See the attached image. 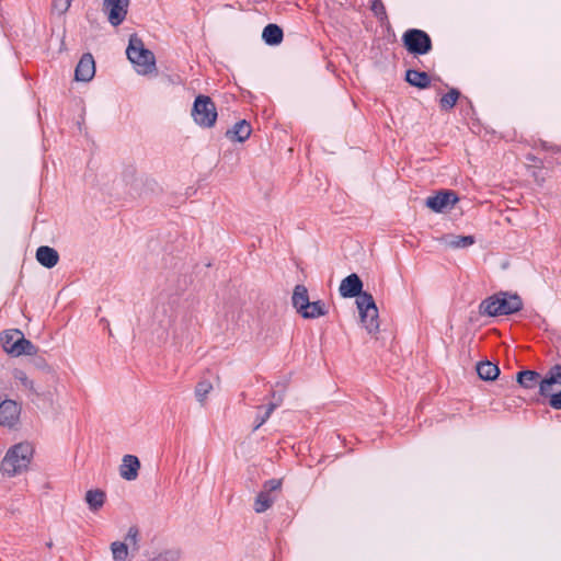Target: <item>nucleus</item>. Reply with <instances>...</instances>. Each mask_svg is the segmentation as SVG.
<instances>
[{
	"instance_id": "obj_1",
	"label": "nucleus",
	"mask_w": 561,
	"mask_h": 561,
	"mask_svg": "<svg viewBox=\"0 0 561 561\" xmlns=\"http://www.w3.org/2000/svg\"><path fill=\"white\" fill-rule=\"evenodd\" d=\"M126 55L138 75L147 76L156 71L154 54L145 47L136 34L129 37Z\"/></svg>"
},
{
	"instance_id": "obj_2",
	"label": "nucleus",
	"mask_w": 561,
	"mask_h": 561,
	"mask_svg": "<svg viewBox=\"0 0 561 561\" xmlns=\"http://www.w3.org/2000/svg\"><path fill=\"white\" fill-rule=\"evenodd\" d=\"M33 455V448L28 443H20L12 446L1 461V471L13 477L27 468Z\"/></svg>"
},
{
	"instance_id": "obj_3",
	"label": "nucleus",
	"mask_w": 561,
	"mask_h": 561,
	"mask_svg": "<svg viewBox=\"0 0 561 561\" xmlns=\"http://www.w3.org/2000/svg\"><path fill=\"white\" fill-rule=\"evenodd\" d=\"M356 306L359 312L360 322L369 334H376L379 331L378 308L374 297L369 293H364L359 299H356Z\"/></svg>"
},
{
	"instance_id": "obj_4",
	"label": "nucleus",
	"mask_w": 561,
	"mask_h": 561,
	"mask_svg": "<svg viewBox=\"0 0 561 561\" xmlns=\"http://www.w3.org/2000/svg\"><path fill=\"white\" fill-rule=\"evenodd\" d=\"M402 43L405 49L415 56L426 55L432 50L430 35L419 28H409L402 35Z\"/></svg>"
},
{
	"instance_id": "obj_5",
	"label": "nucleus",
	"mask_w": 561,
	"mask_h": 561,
	"mask_svg": "<svg viewBox=\"0 0 561 561\" xmlns=\"http://www.w3.org/2000/svg\"><path fill=\"white\" fill-rule=\"evenodd\" d=\"M192 116L195 123L203 127H211L217 119L214 102L207 95H198L193 104Z\"/></svg>"
},
{
	"instance_id": "obj_6",
	"label": "nucleus",
	"mask_w": 561,
	"mask_h": 561,
	"mask_svg": "<svg viewBox=\"0 0 561 561\" xmlns=\"http://www.w3.org/2000/svg\"><path fill=\"white\" fill-rule=\"evenodd\" d=\"M129 0H103V11L113 26L121 25L126 15Z\"/></svg>"
},
{
	"instance_id": "obj_7",
	"label": "nucleus",
	"mask_w": 561,
	"mask_h": 561,
	"mask_svg": "<svg viewBox=\"0 0 561 561\" xmlns=\"http://www.w3.org/2000/svg\"><path fill=\"white\" fill-rule=\"evenodd\" d=\"M561 390V365H553L539 382V394L548 397Z\"/></svg>"
},
{
	"instance_id": "obj_8",
	"label": "nucleus",
	"mask_w": 561,
	"mask_h": 561,
	"mask_svg": "<svg viewBox=\"0 0 561 561\" xmlns=\"http://www.w3.org/2000/svg\"><path fill=\"white\" fill-rule=\"evenodd\" d=\"M497 310L500 316H508L518 312L523 308V300L517 294L508 291L496 293Z\"/></svg>"
},
{
	"instance_id": "obj_9",
	"label": "nucleus",
	"mask_w": 561,
	"mask_h": 561,
	"mask_svg": "<svg viewBox=\"0 0 561 561\" xmlns=\"http://www.w3.org/2000/svg\"><path fill=\"white\" fill-rule=\"evenodd\" d=\"M458 202L457 195L453 191H440L426 198L425 205L435 213H443L453 207Z\"/></svg>"
},
{
	"instance_id": "obj_10",
	"label": "nucleus",
	"mask_w": 561,
	"mask_h": 561,
	"mask_svg": "<svg viewBox=\"0 0 561 561\" xmlns=\"http://www.w3.org/2000/svg\"><path fill=\"white\" fill-rule=\"evenodd\" d=\"M339 291L344 298L356 297V299H359L365 293L363 291V282L355 273L350 274L341 282Z\"/></svg>"
},
{
	"instance_id": "obj_11",
	"label": "nucleus",
	"mask_w": 561,
	"mask_h": 561,
	"mask_svg": "<svg viewBox=\"0 0 561 561\" xmlns=\"http://www.w3.org/2000/svg\"><path fill=\"white\" fill-rule=\"evenodd\" d=\"M95 75V62L90 53L83 54L80 58L76 70L75 79L81 82H89Z\"/></svg>"
},
{
	"instance_id": "obj_12",
	"label": "nucleus",
	"mask_w": 561,
	"mask_h": 561,
	"mask_svg": "<svg viewBox=\"0 0 561 561\" xmlns=\"http://www.w3.org/2000/svg\"><path fill=\"white\" fill-rule=\"evenodd\" d=\"M20 405L13 400H4L0 403V424L12 427L19 420Z\"/></svg>"
},
{
	"instance_id": "obj_13",
	"label": "nucleus",
	"mask_w": 561,
	"mask_h": 561,
	"mask_svg": "<svg viewBox=\"0 0 561 561\" xmlns=\"http://www.w3.org/2000/svg\"><path fill=\"white\" fill-rule=\"evenodd\" d=\"M139 469V459L134 455H125L119 466V474L123 479L127 481H134L138 477Z\"/></svg>"
},
{
	"instance_id": "obj_14",
	"label": "nucleus",
	"mask_w": 561,
	"mask_h": 561,
	"mask_svg": "<svg viewBox=\"0 0 561 561\" xmlns=\"http://www.w3.org/2000/svg\"><path fill=\"white\" fill-rule=\"evenodd\" d=\"M16 336L14 343L11 346V355H35L37 347L27 339L24 337L23 333H14Z\"/></svg>"
},
{
	"instance_id": "obj_15",
	"label": "nucleus",
	"mask_w": 561,
	"mask_h": 561,
	"mask_svg": "<svg viewBox=\"0 0 561 561\" xmlns=\"http://www.w3.org/2000/svg\"><path fill=\"white\" fill-rule=\"evenodd\" d=\"M36 260L46 268L54 267L59 260L58 252L48 245H42L36 250Z\"/></svg>"
},
{
	"instance_id": "obj_16",
	"label": "nucleus",
	"mask_w": 561,
	"mask_h": 561,
	"mask_svg": "<svg viewBox=\"0 0 561 561\" xmlns=\"http://www.w3.org/2000/svg\"><path fill=\"white\" fill-rule=\"evenodd\" d=\"M251 131V125L245 119H242L237 122L231 129L227 130L226 136L233 141L243 142L250 137Z\"/></svg>"
},
{
	"instance_id": "obj_17",
	"label": "nucleus",
	"mask_w": 561,
	"mask_h": 561,
	"mask_svg": "<svg viewBox=\"0 0 561 561\" xmlns=\"http://www.w3.org/2000/svg\"><path fill=\"white\" fill-rule=\"evenodd\" d=\"M284 33L277 24H267L262 32V39L268 46H276L283 42Z\"/></svg>"
},
{
	"instance_id": "obj_18",
	"label": "nucleus",
	"mask_w": 561,
	"mask_h": 561,
	"mask_svg": "<svg viewBox=\"0 0 561 561\" xmlns=\"http://www.w3.org/2000/svg\"><path fill=\"white\" fill-rule=\"evenodd\" d=\"M405 80L411 85L419 89H426L431 84L430 76L425 71L408 69L405 72Z\"/></svg>"
},
{
	"instance_id": "obj_19",
	"label": "nucleus",
	"mask_w": 561,
	"mask_h": 561,
	"mask_svg": "<svg viewBox=\"0 0 561 561\" xmlns=\"http://www.w3.org/2000/svg\"><path fill=\"white\" fill-rule=\"evenodd\" d=\"M293 306L301 313L309 304L308 289L304 285H296L291 297Z\"/></svg>"
},
{
	"instance_id": "obj_20",
	"label": "nucleus",
	"mask_w": 561,
	"mask_h": 561,
	"mask_svg": "<svg viewBox=\"0 0 561 561\" xmlns=\"http://www.w3.org/2000/svg\"><path fill=\"white\" fill-rule=\"evenodd\" d=\"M541 376L535 370H523L517 374V382L525 389L539 388Z\"/></svg>"
},
{
	"instance_id": "obj_21",
	"label": "nucleus",
	"mask_w": 561,
	"mask_h": 561,
	"mask_svg": "<svg viewBox=\"0 0 561 561\" xmlns=\"http://www.w3.org/2000/svg\"><path fill=\"white\" fill-rule=\"evenodd\" d=\"M477 373L482 380L492 381L499 377L500 368L489 360L480 362L477 365Z\"/></svg>"
},
{
	"instance_id": "obj_22",
	"label": "nucleus",
	"mask_w": 561,
	"mask_h": 561,
	"mask_svg": "<svg viewBox=\"0 0 561 561\" xmlns=\"http://www.w3.org/2000/svg\"><path fill=\"white\" fill-rule=\"evenodd\" d=\"M105 499V492L100 489L89 490L85 493V502L92 512L99 511L104 505Z\"/></svg>"
},
{
	"instance_id": "obj_23",
	"label": "nucleus",
	"mask_w": 561,
	"mask_h": 561,
	"mask_svg": "<svg viewBox=\"0 0 561 561\" xmlns=\"http://www.w3.org/2000/svg\"><path fill=\"white\" fill-rule=\"evenodd\" d=\"M328 310L325 304L321 300L312 301L308 304V307L300 313L305 319H317L327 314Z\"/></svg>"
},
{
	"instance_id": "obj_24",
	"label": "nucleus",
	"mask_w": 561,
	"mask_h": 561,
	"mask_svg": "<svg viewBox=\"0 0 561 561\" xmlns=\"http://www.w3.org/2000/svg\"><path fill=\"white\" fill-rule=\"evenodd\" d=\"M496 294L483 299L479 305V312L481 316L499 317Z\"/></svg>"
},
{
	"instance_id": "obj_25",
	"label": "nucleus",
	"mask_w": 561,
	"mask_h": 561,
	"mask_svg": "<svg viewBox=\"0 0 561 561\" xmlns=\"http://www.w3.org/2000/svg\"><path fill=\"white\" fill-rule=\"evenodd\" d=\"M445 243L453 249H465L474 243L472 236H447Z\"/></svg>"
},
{
	"instance_id": "obj_26",
	"label": "nucleus",
	"mask_w": 561,
	"mask_h": 561,
	"mask_svg": "<svg viewBox=\"0 0 561 561\" xmlns=\"http://www.w3.org/2000/svg\"><path fill=\"white\" fill-rule=\"evenodd\" d=\"M275 500L276 497L273 494H267V492L263 491L259 492L254 501V511L256 513H264L273 505Z\"/></svg>"
},
{
	"instance_id": "obj_27",
	"label": "nucleus",
	"mask_w": 561,
	"mask_h": 561,
	"mask_svg": "<svg viewBox=\"0 0 561 561\" xmlns=\"http://www.w3.org/2000/svg\"><path fill=\"white\" fill-rule=\"evenodd\" d=\"M460 98V92L456 88H451L446 94H444L439 100V106L443 111L451 110L458 99Z\"/></svg>"
},
{
	"instance_id": "obj_28",
	"label": "nucleus",
	"mask_w": 561,
	"mask_h": 561,
	"mask_svg": "<svg viewBox=\"0 0 561 561\" xmlns=\"http://www.w3.org/2000/svg\"><path fill=\"white\" fill-rule=\"evenodd\" d=\"M111 551L114 561H127L128 547L125 542L114 541L111 543Z\"/></svg>"
},
{
	"instance_id": "obj_29",
	"label": "nucleus",
	"mask_w": 561,
	"mask_h": 561,
	"mask_svg": "<svg viewBox=\"0 0 561 561\" xmlns=\"http://www.w3.org/2000/svg\"><path fill=\"white\" fill-rule=\"evenodd\" d=\"M213 389V385L209 380L207 379H203L201 380L197 385H196V388H195V396H196V399L201 402V403H204L208 393L211 391Z\"/></svg>"
},
{
	"instance_id": "obj_30",
	"label": "nucleus",
	"mask_w": 561,
	"mask_h": 561,
	"mask_svg": "<svg viewBox=\"0 0 561 561\" xmlns=\"http://www.w3.org/2000/svg\"><path fill=\"white\" fill-rule=\"evenodd\" d=\"M369 2H370V10L375 14V16L381 23L387 21L388 20V15H387L386 8H385L382 1L381 0H369Z\"/></svg>"
},
{
	"instance_id": "obj_31",
	"label": "nucleus",
	"mask_w": 561,
	"mask_h": 561,
	"mask_svg": "<svg viewBox=\"0 0 561 561\" xmlns=\"http://www.w3.org/2000/svg\"><path fill=\"white\" fill-rule=\"evenodd\" d=\"M14 333H21L20 330L15 329V330H7L4 331L2 334H1V342H2V346H3V350L8 353V354H11V346L12 344L14 343L16 336L14 335Z\"/></svg>"
},
{
	"instance_id": "obj_32",
	"label": "nucleus",
	"mask_w": 561,
	"mask_h": 561,
	"mask_svg": "<svg viewBox=\"0 0 561 561\" xmlns=\"http://www.w3.org/2000/svg\"><path fill=\"white\" fill-rule=\"evenodd\" d=\"M14 378L18 380L25 389H28L33 392H36L34 388V381L27 377V375L23 370H16L14 373Z\"/></svg>"
},
{
	"instance_id": "obj_33",
	"label": "nucleus",
	"mask_w": 561,
	"mask_h": 561,
	"mask_svg": "<svg viewBox=\"0 0 561 561\" xmlns=\"http://www.w3.org/2000/svg\"><path fill=\"white\" fill-rule=\"evenodd\" d=\"M180 554L175 550H168L151 558L149 561H178Z\"/></svg>"
},
{
	"instance_id": "obj_34",
	"label": "nucleus",
	"mask_w": 561,
	"mask_h": 561,
	"mask_svg": "<svg viewBox=\"0 0 561 561\" xmlns=\"http://www.w3.org/2000/svg\"><path fill=\"white\" fill-rule=\"evenodd\" d=\"M72 0H54L53 1V11L58 13L59 15L66 13L71 5Z\"/></svg>"
},
{
	"instance_id": "obj_35",
	"label": "nucleus",
	"mask_w": 561,
	"mask_h": 561,
	"mask_svg": "<svg viewBox=\"0 0 561 561\" xmlns=\"http://www.w3.org/2000/svg\"><path fill=\"white\" fill-rule=\"evenodd\" d=\"M282 486L280 479H270L263 484V492H267V494H272L273 491L279 490Z\"/></svg>"
},
{
	"instance_id": "obj_36",
	"label": "nucleus",
	"mask_w": 561,
	"mask_h": 561,
	"mask_svg": "<svg viewBox=\"0 0 561 561\" xmlns=\"http://www.w3.org/2000/svg\"><path fill=\"white\" fill-rule=\"evenodd\" d=\"M549 404L556 410H561V390L548 396Z\"/></svg>"
},
{
	"instance_id": "obj_37",
	"label": "nucleus",
	"mask_w": 561,
	"mask_h": 561,
	"mask_svg": "<svg viewBox=\"0 0 561 561\" xmlns=\"http://www.w3.org/2000/svg\"><path fill=\"white\" fill-rule=\"evenodd\" d=\"M268 415L263 413V414H259L255 419V425H254V431H256L257 428H260L267 420H268Z\"/></svg>"
},
{
	"instance_id": "obj_38",
	"label": "nucleus",
	"mask_w": 561,
	"mask_h": 561,
	"mask_svg": "<svg viewBox=\"0 0 561 561\" xmlns=\"http://www.w3.org/2000/svg\"><path fill=\"white\" fill-rule=\"evenodd\" d=\"M138 538V529L136 527H130L128 529L126 539L130 540L131 542L136 543Z\"/></svg>"
},
{
	"instance_id": "obj_39",
	"label": "nucleus",
	"mask_w": 561,
	"mask_h": 561,
	"mask_svg": "<svg viewBox=\"0 0 561 561\" xmlns=\"http://www.w3.org/2000/svg\"><path fill=\"white\" fill-rule=\"evenodd\" d=\"M280 401H282V398L279 397V398L277 399V401H275V402H271V403L266 407V409H265V412H264V413H265V414H267L268 416H271V414L273 413V411H274V410L279 405Z\"/></svg>"
}]
</instances>
